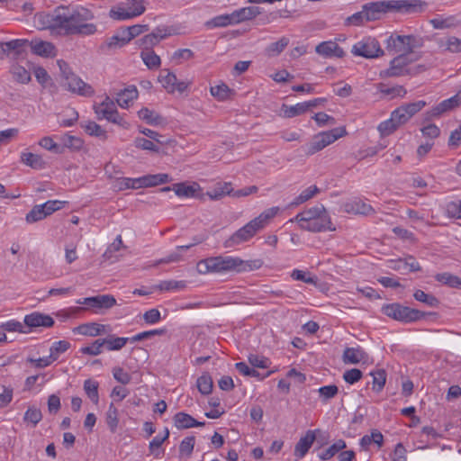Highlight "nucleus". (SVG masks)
Segmentation results:
<instances>
[{
    "label": "nucleus",
    "mask_w": 461,
    "mask_h": 461,
    "mask_svg": "<svg viewBox=\"0 0 461 461\" xmlns=\"http://www.w3.org/2000/svg\"><path fill=\"white\" fill-rule=\"evenodd\" d=\"M426 6V2L421 0H383L363 5L366 22L379 20L384 14L390 11L402 14L421 13Z\"/></svg>",
    "instance_id": "nucleus-1"
},
{
    "label": "nucleus",
    "mask_w": 461,
    "mask_h": 461,
    "mask_svg": "<svg viewBox=\"0 0 461 461\" xmlns=\"http://www.w3.org/2000/svg\"><path fill=\"white\" fill-rule=\"evenodd\" d=\"M435 279L449 287L461 288V278L450 273L445 272L437 274Z\"/></svg>",
    "instance_id": "nucleus-42"
},
{
    "label": "nucleus",
    "mask_w": 461,
    "mask_h": 461,
    "mask_svg": "<svg viewBox=\"0 0 461 461\" xmlns=\"http://www.w3.org/2000/svg\"><path fill=\"white\" fill-rule=\"evenodd\" d=\"M128 341H130V338L115 337L114 335H109L101 339L103 347L106 346V348L110 351L122 349Z\"/></svg>",
    "instance_id": "nucleus-35"
},
{
    "label": "nucleus",
    "mask_w": 461,
    "mask_h": 461,
    "mask_svg": "<svg viewBox=\"0 0 461 461\" xmlns=\"http://www.w3.org/2000/svg\"><path fill=\"white\" fill-rule=\"evenodd\" d=\"M346 133L344 128H334L330 131L320 132L314 135L311 142L303 146L302 149L307 156H312L333 143Z\"/></svg>",
    "instance_id": "nucleus-7"
},
{
    "label": "nucleus",
    "mask_w": 461,
    "mask_h": 461,
    "mask_svg": "<svg viewBox=\"0 0 461 461\" xmlns=\"http://www.w3.org/2000/svg\"><path fill=\"white\" fill-rule=\"evenodd\" d=\"M300 227L303 230H306L312 232H321L326 230H334L333 228H331V221L327 212H324L323 214L320 215L319 217L313 220L309 221L306 223H300Z\"/></svg>",
    "instance_id": "nucleus-17"
},
{
    "label": "nucleus",
    "mask_w": 461,
    "mask_h": 461,
    "mask_svg": "<svg viewBox=\"0 0 461 461\" xmlns=\"http://www.w3.org/2000/svg\"><path fill=\"white\" fill-rule=\"evenodd\" d=\"M77 303L85 304L93 309H110L116 304V300L113 295L104 294L77 300Z\"/></svg>",
    "instance_id": "nucleus-13"
},
{
    "label": "nucleus",
    "mask_w": 461,
    "mask_h": 461,
    "mask_svg": "<svg viewBox=\"0 0 461 461\" xmlns=\"http://www.w3.org/2000/svg\"><path fill=\"white\" fill-rule=\"evenodd\" d=\"M370 375L373 377L372 385L373 390L379 393L381 392L386 382V372L384 369H377L372 371Z\"/></svg>",
    "instance_id": "nucleus-45"
},
{
    "label": "nucleus",
    "mask_w": 461,
    "mask_h": 461,
    "mask_svg": "<svg viewBox=\"0 0 461 461\" xmlns=\"http://www.w3.org/2000/svg\"><path fill=\"white\" fill-rule=\"evenodd\" d=\"M140 57L149 69H155L160 66L161 59L153 50L141 51Z\"/></svg>",
    "instance_id": "nucleus-49"
},
{
    "label": "nucleus",
    "mask_w": 461,
    "mask_h": 461,
    "mask_svg": "<svg viewBox=\"0 0 461 461\" xmlns=\"http://www.w3.org/2000/svg\"><path fill=\"white\" fill-rule=\"evenodd\" d=\"M343 210L347 213L359 214L368 216L375 213L374 208L362 201L361 199L355 198L343 204Z\"/></svg>",
    "instance_id": "nucleus-16"
},
{
    "label": "nucleus",
    "mask_w": 461,
    "mask_h": 461,
    "mask_svg": "<svg viewBox=\"0 0 461 461\" xmlns=\"http://www.w3.org/2000/svg\"><path fill=\"white\" fill-rule=\"evenodd\" d=\"M170 181L167 174L146 175L141 176L143 187L156 186L159 184H165Z\"/></svg>",
    "instance_id": "nucleus-38"
},
{
    "label": "nucleus",
    "mask_w": 461,
    "mask_h": 461,
    "mask_svg": "<svg viewBox=\"0 0 461 461\" xmlns=\"http://www.w3.org/2000/svg\"><path fill=\"white\" fill-rule=\"evenodd\" d=\"M405 41L409 55L413 53L415 49L421 48L424 45L423 38L417 35H405Z\"/></svg>",
    "instance_id": "nucleus-62"
},
{
    "label": "nucleus",
    "mask_w": 461,
    "mask_h": 461,
    "mask_svg": "<svg viewBox=\"0 0 461 461\" xmlns=\"http://www.w3.org/2000/svg\"><path fill=\"white\" fill-rule=\"evenodd\" d=\"M21 161L33 169H42L46 164L41 156L32 152L22 153Z\"/></svg>",
    "instance_id": "nucleus-33"
},
{
    "label": "nucleus",
    "mask_w": 461,
    "mask_h": 461,
    "mask_svg": "<svg viewBox=\"0 0 461 461\" xmlns=\"http://www.w3.org/2000/svg\"><path fill=\"white\" fill-rule=\"evenodd\" d=\"M315 51L324 58H343L345 56L343 49L331 41L321 42L316 46Z\"/></svg>",
    "instance_id": "nucleus-18"
},
{
    "label": "nucleus",
    "mask_w": 461,
    "mask_h": 461,
    "mask_svg": "<svg viewBox=\"0 0 461 461\" xmlns=\"http://www.w3.org/2000/svg\"><path fill=\"white\" fill-rule=\"evenodd\" d=\"M28 48H30V41L26 39H15L0 42L3 54L14 60L24 59L28 53Z\"/></svg>",
    "instance_id": "nucleus-10"
},
{
    "label": "nucleus",
    "mask_w": 461,
    "mask_h": 461,
    "mask_svg": "<svg viewBox=\"0 0 461 461\" xmlns=\"http://www.w3.org/2000/svg\"><path fill=\"white\" fill-rule=\"evenodd\" d=\"M173 190L175 194L179 197H199L200 199H203V195H199L197 194L198 191L201 190L200 185L194 182L191 185H187L186 183H177L173 185L172 186H165L160 189L161 192H169Z\"/></svg>",
    "instance_id": "nucleus-12"
},
{
    "label": "nucleus",
    "mask_w": 461,
    "mask_h": 461,
    "mask_svg": "<svg viewBox=\"0 0 461 461\" xmlns=\"http://www.w3.org/2000/svg\"><path fill=\"white\" fill-rule=\"evenodd\" d=\"M85 131L90 136H95L99 138L102 140H105L107 139V132L104 130L99 124L95 122H87L85 125H83Z\"/></svg>",
    "instance_id": "nucleus-44"
},
{
    "label": "nucleus",
    "mask_w": 461,
    "mask_h": 461,
    "mask_svg": "<svg viewBox=\"0 0 461 461\" xmlns=\"http://www.w3.org/2000/svg\"><path fill=\"white\" fill-rule=\"evenodd\" d=\"M277 211V207H272L261 212L258 217L254 218L245 226L236 230L228 240H226L224 247L232 248L235 245L249 240L268 224L269 221L276 216Z\"/></svg>",
    "instance_id": "nucleus-2"
},
{
    "label": "nucleus",
    "mask_w": 461,
    "mask_h": 461,
    "mask_svg": "<svg viewBox=\"0 0 461 461\" xmlns=\"http://www.w3.org/2000/svg\"><path fill=\"white\" fill-rule=\"evenodd\" d=\"M429 23L437 30L451 29L461 25V21L456 15H449L446 18L436 17L431 19Z\"/></svg>",
    "instance_id": "nucleus-28"
},
{
    "label": "nucleus",
    "mask_w": 461,
    "mask_h": 461,
    "mask_svg": "<svg viewBox=\"0 0 461 461\" xmlns=\"http://www.w3.org/2000/svg\"><path fill=\"white\" fill-rule=\"evenodd\" d=\"M141 176L137 178L120 177L115 181V187L120 190L142 188Z\"/></svg>",
    "instance_id": "nucleus-37"
},
{
    "label": "nucleus",
    "mask_w": 461,
    "mask_h": 461,
    "mask_svg": "<svg viewBox=\"0 0 461 461\" xmlns=\"http://www.w3.org/2000/svg\"><path fill=\"white\" fill-rule=\"evenodd\" d=\"M139 118L148 124L158 126L165 122V119L153 110L142 108L138 112Z\"/></svg>",
    "instance_id": "nucleus-30"
},
{
    "label": "nucleus",
    "mask_w": 461,
    "mask_h": 461,
    "mask_svg": "<svg viewBox=\"0 0 461 461\" xmlns=\"http://www.w3.org/2000/svg\"><path fill=\"white\" fill-rule=\"evenodd\" d=\"M195 444V438L194 436H189L185 438L179 445V456L190 457L194 451Z\"/></svg>",
    "instance_id": "nucleus-53"
},
{
    "label": "nucleus",
    "mask_w": 461,
    "mask_h": 461,
    "mask_svg": "<svg viewBox=\"0 0 461 461\" xmlns=\"http://www.w3.org/2000/svg\"><path fill=\"white\" fill-rule=\"evenodd\" d=\"M30 48L33 54L43 58H50L56 56V48L50 41L35 39L30 41Z\"/></svg>",
    "instance_id": "nucleus-19"
},
{
    "label": "nucleus",
    "mask_w": 461,
    "mask_h": 461,
    "mask_svg": "<svg viewBox=\"0 0 461 461\" xmlns=\"http://www.w3.org/2000/svg\"><path fill=\"white\" fill-rule=\"evenodd\" d=\"M62 146L73 150H79L83 147V140L76 136L65 134L61 137Z\"/></svg>",
    "instance_id": "nucleus-54"
},
{
    "label": "nucleus",
    "mask_w": 461,
    "mask_h": 461,
    "mask_svg": "<svg viewBox=\"0 0 461 461\" xmlns=\"http://www.w3.org/2000/svg\"><path fill=\"white\" fill-rule=\"evenodd\" d=\"M210 91L212 95L216 97L219 101L229 99L232 94V90L225 84L211 86Z\"/></svg>",
    "instance_id": "nucleus-52"
},
{
    "label": "nucleus",
    "mask_w": 461,
    "mask_h": 461,
    "mask_svg": "<svg viewBox=\"0 0 461 461\" xmlns=\"http://www.w3.org/2000/svg\"><path fill=\"white\" fill-rule=\"evenodd\" d=\"M461 105V90L448 99L443 100L438 104L426 113V120L439 117L446 112L451 111Z\"/></svg>",
    "instance_id": "nucleus-11"
},
{
    "label": "nucleus",
    "mask_w": 461,
    "mask_h": 461,
    "mask_svg": "<svg viewBox=\"0 0 461 461\" xmlns=\"http://www.w3.org/2000/svg\"><path fill=\"white\" fill-rule=\"evenodd\" d=\"M46 218V213L41 204H37L26 214L25 221L27 223H34Z\"/></svg>",
    "instance_id": "nucleus-55"
},
{
    "label": "nucleus",
    "mask_w": 461,
    "mask_h": 461,
    "mask_svg": "<svg viewBox=\"0 0 461 461\" xmlns=\"http://www.w3.org/2000/svg\"><path fill=\"white\" fill-rule=\"evenodd\" d=\"M232 193L230 183L218 184L212 190L206 192L207 195L211 200H220L223 196Z\"/></svg>",
    "instance_id": "nucleus-36"
},
{
    "label": "nucleus",
    "mask_w": 461,
    "mask_h": 461,
    "mask_svg": "<svg viewBox=\"0 0 461 461\" xmlns=\"http://www.w3.org/2000/svg\"><path fill=\"white\" fill-rule=\"evenodd\" d=\"M42 419V413L37 407H29L24 413L23 420L26 422H31L35 427Z\"/></svg>",
    "instance_id": "nucleus-60"
},
{
    "label": "nucleus",
    "mask_w": 461,
    "mask_h": 461,
    "mask_svg": "<svg viewBox=\"0 0 461 461\" xmlns=\"http://www.w3.org/2000/svg\"><path fill=\"white\" fill-rule=\"evenodd\" d=\"M124 45L125 44L122 41V40L119 37V35L116 34V35H113V36L108 38L105 41V42L100 46V50L103 52H107L112 50L120 49V48L123 47Z\"/></svg>",
    "instance_id": "nucleus-56"
},
{
    "label": "nucleus",
    "mask_w": 461,
    "mask_h": 461,
    "mask_svg": "<svg viewBox=\"0 0 461 461\" xmlns=\"http://www.w3.org/2000/svg\"><path fill=\"white\" fill-rule=\"evenodd\" d=\"M38 22L44 29H49L60 35L68 36L75 32L74 26H69V7L59 5L51 13L38 14Z\"/></svg>",
    "instance_id": "nucleus-3"
},
{
    "label": "nucleus",
    "mask_w": 461,
    "mask_h": 461,
    "mask_svg": "<svg viewBox=\"0 0 461 461\" xmlns=\"http://www.w3.org/2000/svg\"><path fill=\"white\" fill-rule=\"evenodd\" d=\"M116 103L122 108H128L130 104L138 97L136 86H131L116 93Z\"/></svg>",
    "instance_id": "nucleus-25"
},
{
    "label": "nucleus",
    "mask_w": 461,
    "mask_h": 461,
    "mask_svg": "<svg viewBox=\"0 0 461 461\" xmlns=\"http://www.w3.org/2000/svg\"><path fill=\"white\" fill-rule=\"evenodd\" d=\"M368 355L360 347L357 348H346L342 359L345 364L357 365L360 362H366Z\"/></svg>",
    "instance_id": "nucleus-21"
},
{
    "label": "nucleus",
    "mask_w": 461,
    "mask_h": 461,
    "mask_svg": "<svg viewBox=\"0 0 461 461\" xmlns=\"http://www.w3.org/2000/svg\"><path fill=\"white\" fill-rule=\"evenodd\" d=\"M14 80L19 84H28L32 80L31 74L23 66L15 63L10 67L9 70Z\"/></svg>",
    "instance_id": "nucleus-31"
},
{
    "label": "nucleus",
    "mask_w": 461,
    "mask_h": 461,
    "mask_svg": "<svg viewBox=\"0 0 461 461\" xmlns=\"http://www.w3.org/2000/svg\"><path fill=\"white\" fill-rule=\"evenodd\" d=\"M198 391L204 395L212 393L213 383L210 375L203 374L196 381Z\"/></svg>",
    "instance_id": "nucleus-51"
},
{
    "label": "nucleus",
    "mask_w": 461,
    "mask_h": 461,
    "mask_svg": "<svg viewBox=\"0 0 461 461\" xmlns=\"http://www.w3.org/2000/svg\"><path fill=\"white\" fill-rule=\"evenodd\" d=\"M73 331L85 336L96 337L106 332V326L96 322H89L76 327Z\"/></svg>",
    "instance_id": "nucleus-24"
},
{
    "label": "nucleus",
    "mask_w": 461,
    "mask_h": 461,
    "mask_svg": "<svg viewBox=\"0 0 461 461\" xmlns=\"http://www.w3.org/2000/svg\"><path fill=\"white\" fill-rule=\"evenodd\" d=\"M232 24H235L232 13L215 16L205 23L208 28L226 27Z\"/></svg>",
    "instance_id": "nucleus-39"
},
{
    "label": "nucleus",
    "mask_w": 461,
    "mask_h": 461,
    "mask_svg": "<svg viewBox=\"0 0 461 461\" xmlns=\"http://www.w3.org/2000/svg\"><path fill=\"white\" fill-rule=\"evenodd\" d=\"M212 273L222 274L229 272L242 273L259 269L263 261L261 259L243 260L237 257L217 256L211 257Z\"/></svg>",
    "instance_id": "nucleus-4"
},
{
    "label": "nucleus",
    "mask_w": 461,
    "mask_h": 461,
    "mask_svg": "<svg viewBox=\"0 0 461 461\" xmlns=\"http://www.w3.org/2000/svg\"><path fill=\"white\" fill-rule=\"evenodd\" d=\"M186 282L185 281H176V280H164L161 281L157 288L160 291H171V290H182L185 288Z\"/></svg>",
    "instance_id": "nucleus-58"
},
{
    "label": "nucleus",
    "mask_w": 461,
    "mask_h": 461,
    "mask_svg": "<svg viewBox=\"0 0 461 461\" xmlns=\"http://www.w3.org/2000/svg\"><path fill=\"white\" fill-rule=\"evenodd\" d=\"M174 423L178 429H185L194 427H203L205 424L204 422L197 421L191 415L183 411L177 412L174 416Z\"/></svg>",
    "instance_id": "nucleus-23"
},
{
    "label": "nucleus",
    "mask_w": 461,
    "mask_h": 461,
    "mask_svg": "<svg viewBox=\"0 0 461 461\" xmlns=\"http://www.w3.org/2000/svg\"><path fill=\"white\" fill-rule=\"evenodd\" d=\"M39 145L43 149L52 151L56 154H62L64 148L58 145L51 137H43L40 140Z\"/></svg>",
    "instance_id": "nucleus-61"
},
{
    "label": "nucleus",
    "mask_w": 461,
    "mask_h": 461,
    "mask_svg": "<svg viewBox=\"0 0 461 461\" xmlns=\"http://www.w3.org/2000/svg\"><path fill=\"white\" fill-rule=\"evenodd\" d=\"M399 126L394 122L393 118L391 116L388 120H385L382 122L378 127L377 130L380 132L381 136H388L394 132Z\"/></svg>",
    "instance_id": "nucleus-59"
},
{
    "label": "nucleus",
    "mask_w": 461,
    "mask_h": 461,
    "mask_svg": "<svg viewBox=\"0 0 461 461\" xmlns=\"http://www.w3.org/2000/svg\"><path fill=\"white\" fill-rule=\"evenodd\" d=\"M351 52L355 56L366 59H375L384 54L379 41L372 37H366L355 43L351 49Z\"/></svg>",
    "instance_id": "nucleus-8"
},
{
    "label": "nucleus",
    "mask_w": 461,
    "mask_h": 461,
    "mask_svg": "<svg viewBox=\"0 0 461 461\" xmlns=\"http://www.w3.org/2000/svg\"><path fill=\"white\" fill-rule=\"evenodd\" d=\"M347 447V444L345 440L339 439L336 442H334L331 446H330L328 448H326L324 451H322L319 457L321 460H330L337 453L341 451L342 449Z\"/></svg>",
    "instance_id": "nucleus-43"
},
{
    "label": "nucleus",
    "mask_w": 461,
    "mask_h": 461,
    "mask_svg": "<svg viewBox=\"0 0 461 461\" xmlns=\"http://www.w3.org/2000/svg\"><path fill=\"white\" fill-rule=\"evenodd\" d=\"M236 369L246 376L257 377L259 380H263L266 377L270 376L275 371H268L264 375H261L259 372L255 370L254 368H250L245 362H238L235 364Z\"/></svg>",
    "instance_id": "nucleus-41"
},
{
    "label": "nucleus",
    "mask_w": 461,
    "mask_h": 461,
    "mask_svg": "<svg viewBox=\"0 0 461 461\" xmlns=\"http://www.w3.org/2000/svg\"><path fill=\"white\" fill-rule=\"evenodd\" d=\"M385 49L391 53H406L407 56H409V53H407L405 35L391 34L385 41Z\"/></svg>",
    "instance_id": "nucleus-20"
},
{
    "label": "nucleus",
    "mask_w": 461,
    "mask_h": 461,
    "mask_svg": "<svg viewBox=\"0 0 461 461\" xmlns=\"http://www.w3.org/2000/svg\"><path fill=\"white\" fill-rule=\"evenodd\" d=\"M324 212H326V210L322 204L316 205L314 207L309 208V209L298 213L295 216V221H297L299 224L306 223L309 221L319 217L320 215L323 214Z\"/></svg>",
    "instance_id": "nucleus-29"
},
{
    "label": "nucleus",
    "mask_w": 461,
    "mask_h": 461,
    "mask_svg": "<svg viewBox=\"0 0 461 461\" xmlns=\"http://www.w3.org/2000/svg\"><path fill=\"white\" fill-rule=\"evenodd\" d=\"M413 297L415 300L423 303L429 307H438L440 303L439 300L436 296L426 294L424 291L420 289L414 292Z\"/></svg>",
    "instance_id": "nucleus-48"
},
{
    "label": "nucleus",
    "mask_w": 461,
    "mask_h": 461,
    "mask_svg": "<svg viewBox=\"0 0 461 461\" xmlns=\"http://www.w3.org/2000/svg\"><path fill=\"white\" fill-rule=\"evenodd\" d=\"M316 438L315 432L313 430H308L306 434L302 437L294 447V456L303 458Z\"/></svg>",
    "instance_id": "nucleus-22"
},
{
    "label": "nucleus",
    "mask_w": 461,
    "mask_h": 461,
    "mask_svg": "<svg viewBox=\"0 0 461 461\" xmlns=\"http://www.w3.org/2000/svg\"><path fill=\"white\" fill-rule=\"evenodd\" d=\"M426 105V102L423 100H420L414 103H410L407 104L402 105V109L408 115L409 119H411L413 115H415L418 112H420Z\"/></svg>",
    "instance_id": "nucleus-63"
},
{
    "label": "nucleus",
    "mask_w": 461,
    "mask_h": 461,
    "mask_svg": "<svg viewBox=\"0 0 461 461\" xmlns=\"http://www.w3.org/2000/svg\"><path fill=\"white\" fill-rule=\"evenodd\" d=\"M70 348V343L67 340L55 341L50 348V358L56 361L59 355L66 352Z\"/></svg>",
    "instance_id": "nucleus-50"
},
{
    "label": "nucleus",
    "mask_w": 461,
    "mask_h": 461,
    "mask_svg": "<svg viewBox=\"0 0 461 461\" xmlns=\"http://www.w3.org/2000/svg\"><path fill=\"white\" fill-rule=\"evenodd\" d=\"M416 59H411L406 53L399 54L390 61L388 68L380 72V76L384 77L409 76V65Z\"/></svg>",
    "instance_id": "nucleus-9"
},
{
    "label": "nucleus",
    "mask_w": 461,
    "mask_h": 461,
    "mask_svg": "<svg viewBox=\"0 0 461 461\" xmlns=\"http://www.w3.org/2000/svg\"><path fill=\"white\" fill-rule=\"evenodd\" d=\"M23 321L30 330L38 327L50 328L55 323L51 316L39 312L25 315Z\"/></svg>",
    "instance_id": "nucleus-15"
},
{
    "label": "nucleus",
    "mask_w": 461,
    "mask_h": 461,
    "mask_svg": "<svg viewBox=\"0 0 461 461\" xmlns=\"http://www.w3.org/2000/svg\"><path fill=\"white\" fill-rule=\"evenodd\" d=\"M317 193H319V188L316 185L310 186L294 198L292 205H299L303 203L312 198Z\"/></svg>",
    "instance_id": "nucleus-57"
},
{
    "label": "nucleus",
    "mask_w": 461,
    "mask_h": 461,
    "mask_svg": "<svg viewBox=\"0 0 461 461\" xmlns=\"http://www.w3.org/2000/svg\"><path fill=\"white\" fill-rule=\"evenodd\" d=\"M118 410L113 402H111L106 412V423L111 432H115L119 423Z\"/></svg>",
    "instance_id": "nucleus-47"
},
{
    "label": "nucleus",
    "mask_w": 461,
    "mask_h": 461,
    "mask_svg": "<svg viewBox=\"0 0 461 461\" xmlns=\"http://www.w3.org/2000/svg\"><path fill=\"white\" fill-rule=\"evenodd\" d=\"M98 387H99L98 382L94 381L92 379H86L84 382V390H85L86 395L88 396V398L95 404L98 403V401H99Z\"/></svg>",
    "instance_id": "nucleus-46"
},
{
    "label": "nucleus",
    "mask_w": 461,
    "mask_h": 461,
    "mask_svg": "<svg viewBox=\"0 0 461 461\" xmlns=\"http://www.w3.org/2000/svg\"><path fill=\"white\" fill-rule=\"evenodd\" d=\"M290 41L287 37H281L278 41L270 43L265 49V54L269 57H276L281 54L288 46Z\"/></svg>",
    "instance_id": "nucleus-32"
},
{
    "label": "nucleus",
    "mask_w": 461,
    "mask_h": 461,
    "mask_svg": "<svg viewBox=\"0 0 461 461\" xmlns=\"http://www.w3.org/2000/svg\"><path fill=\"white\" fill-rule=\"evenodd\" d=\"M447 213L452 218H461V200L449 202L446 207Z\"/></svg>",
    "instance_id": "nucleus-64"
},
{
    "label": "nucleus",
    "mask_w": 461,
    "mask_h": 461,
    "mask_svg": "<svg viewBox=\"0 0 461 461\" xmlns=\"http://www.w3.org/2000/svg\"><path fill=\"white\" fill-rule=\"evenodd\" d=\"M281 112L285 118H293L307 112V105L304 102L296 104L295 105L283 104Z\"/></svg>",
    "instance_id": "nucleus-40"
},
{
    "label": "nucleus",
    "mask_w": 461,
    "mask_h": 461,
    "mask_svg": "<svg viewBox=\"0 0 461 461\" xmlns=\"http://www.w3.org/2000/svg\"><path fill=\"white\" fill-rule=\"evenodd\" d=\"M144 12H145V6L139 3L136 7L131 9V10L130 11L111 10L109 15L113 20L122 21V20H127V19H131V18L139 16V15L142 14Z\"/></svg>",
    "instance_id": "nucleus-27"
},
{
    "label": "nucleus",
    "mask_w": 461,
    "mask_h": 461,
    "mask_svg": "<svg viewBox=\"0 0 461 461\" xmlns=\"http://www.w3.org/2000/svg\"><path fill=\"white\" fill-rule=\"evenodd\" d=\"M261 14L259 7L258 6H248L243 7L232 12V16L235 24L242 23L244 21L251 20Z\"/></svg>",
    "instance_id": "nucleus-26"
},
{
    "label": "nucleus",
    "mask_w": 461,
    "mask_h": 461,
    "mask_svg": "<svg viewBox=\"0 0 461 461\" xmlns=\"http://www.w3.org/2000/svg\"><path fill=\"white\" fill-rule=\"evenodd\" d=\"M64 85L68 87V89L73 93H77L83 96H91L94 95L95 91L93 87L84 82L80 77L76 76L75 74L68 77L64 82Z\"/></svg>",
    "instance_id": "nucleus-14"
},
{
    "label": "nucleus",
    "mask_w": 461,
    "mask_h": 461,
    "mask_svg": "<svg viewBox=\"0 0 461 461\" xmlns=\"http://www.w3.org/2000/svg\"><path fill=\"white\" fill-rule=\"evenodd\" d=\"M95 18L94 12L86 6L77 5L73 9H69V26L76 27L75 32L70 33V35H94L97 32V26L88 22Z\"/></svg>",
    "instance_id": "nucleus-5"
},
{
    "label": "nucleus",
    "mask_w": 461,
    "mask_h": 461,
    "mask_svg": "<svg viewBox=\"0 0 461 461\" xmlns=\"http://www.w3.org/2000/svg\"><path fill=\"white\" fill-rule=\"evenodd\" d=\"M176 80V76L167 69L161 70L158 76V81L168 93H174L176 91L175 86Z\"/></svg>",
    "instance_id": "nucleus-34"
},
{
    "label": "nucleus",
    "mask_w": 461,
    "mask_h": 461,
    "mask_svg": "<svg viewBox=\"0 0 461 461\" xmlns=\"http://www.w3.org/2000/svg\"><path fill=\"white\" fill-rule=\"evenodd\" d=\"M382 312L395 321L404 323L415 322L424 318L427 314L437 315L435 312L427 313L417 309L402 305L398 303L384 305L382 307Z\"/></svg>",
    "instance_id": "nucleus-6"
}]
</instances>
